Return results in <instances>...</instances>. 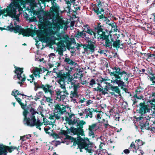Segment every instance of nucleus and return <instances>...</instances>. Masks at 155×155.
Listing matches in <instances>:
<instances>
[{"mask_svg": "<svg viewBox=\"0 0 155 155\" xmlns=\"http://www.w3.org/2000/svg\"><path fill=\"white\" fill-rule=\"evenodd\" d=\"M145 26L143 27V29H145L147 31L149 34L153 35L154 34V31L152 30V27L151 25L149 23H145Z\"/></svg>", "mask_w": 155, "mask_h": 155, "instance_id": "obj_22", "label": "nucleus"}, {"mask_svg": "<svg viewBox=\"0 0 155 155\" xmlns=\"http://www.w3.org/2000/svg\"><path fill=\"white\" fill-rule=\"evenodd\" d=\"M103 26L101 25V23H98L97 24V27L95 28L94 29L97 31V34L99 35H100L99 34L100 32H102V33L103 32H104L105 33V35L106 34V32L105 31H104L103 30ZM100 38L99 36L98 37V38Z\"/></svg>", "mask_w": 155, "mask_h": 155, "instance_id": "obj_20", "label": "nucleus"}, {"mask_svg": "<svg viewBox=\"0 0 155 155\" xmlns=\"http://www.w3.org/2000/svg\"><path fill=\"white\" fill-rule=\"evenodd\" d=\"M63 50L61 49H60L58 50V54L61 56H63Z\"/></svg>", "mask_w": 155, "mask_h": 155, "instance_id": "obj_60", "label": "nucleus"}, {"mask_svg": "<svg viewBox=\"0 0 155 155\" xmlns=\"http://www.w3.org/2000/svg\"><path fill=\"white\" fill-rule=\"evenodd\" d=\"M86 123L83 120H79L78 123H77L76 127L77 128H75L78 135H81V136L84 135V131L83 129V125L85 124Z\"/></svg>", "mask_w": 155, "mask_h": 155, "instance_id": "obj_12", "label": "nucleus"}, {"mask_svg": "<svg viewBox=\"0 0 155 155\" xmlns=\"http://www.w3.org/2000/svg\"><path fill=\"white\" fill-rule=\"evenodd\" d=\"M95 48L94 45L92 43L88 45L84 44L83 47L84 51L86 52L87 51L88 49L91 51L94 52V51Z\"/></svg>", "mask_w": 155, "mask_h": 155, "instance_id": "obj_19", "label": "nucleus"}, {"mask_svg": "<svg viewBox=\"0 0 155 155\" xmlns=\"http://www.w3.org/2000/svg\"><path fill=\"white\" fill-rule=\"evenodd\" d=\"M141 92V88L140 86L137 87V89L135 91V92L137 94H139Z\"/></svg>", "mask_w": 155, "mask_h": 155, "instance_id": "obj_53", "label": "nucleus"}, {"mask_svg": "<svg viewBox=\"0 0 155 155\" xmlns=\"http://www.w3.org/2000/svg\"><path fill=\"white\" fill-rule=\"evenodd\" d=\"M96 81L97 82V84L98 85L97 87H100L102 86L103 84H105L109 86L111 85V84L110 83L107 82V79H104L102 77H99L98 79H97Z\"/></svg>", "mask_w": 155, "mask_h": 155, "instance_id": "obj_18", "label": "nucleus"}, {"mask_svg": "<svg viewBox=\"0 0 155 155\" xmlns=\"http://www.w3.org/2000/svg\"><path fill=\"white\" fill-rule=\"evenodd\" d=\"M110 89L112 91L115 92L116 93L118 94L120 96H121V94L120 93V90L118 87L117 86H113V85L110 86Z\"/></svg>", "mask_w": 155, "mask_h": 155, "instance_id": "obj_28", "label": "nucleus"}, {"mask_svg": "<svg viewBox=\"0 0 155 155\" xmlns=\"http://www.w3.org/2000/svg\"><path fill=\"white\" fill-rule=\"evenodd\" d=\"M61 2L62 0H58ZM67 6L66 8L68 10L67 13L70 14L71 10V4L69 0H64ZM46 2H51V6L50 8L49 12H45L44 13L45 18H43V21L41 22L39 26V28L44 29L48 27L49 30L52 29L59 30L63 28L64 26L67 25L65 21L59 16L60 7L57 3L56 0H45Z\"/></svg>", "mask_w": 155, "mask_h": 155, "instance_id": "obj_1", "label": "nucleus"}, {"mask_svg": "<svg viewBox=\"0 0 155 155\" xmlns=\"http://www.w3.org/2000/svg\"><path fill=\"white\" fill-rule=\"evenodd\" d=\"M112 28L113 29V30L114 31L117 32V25H112L111 26Z\"/></svg>", "mask_w": 155, "mask_h": 155, "instance_id": "obj_55", "label": "nucleus"}, {"mask_svg": "<svg viewBox=\"0 0 155 155\" xmlns=\"http://www.w3.org/2000/svg\"><path fill=\"white\" fill-rule=\"evenodd\" d=\"M64 89V91H63V93L64 94H65V95H66V96L69 94L68 92V91L67 90H66V89H65L64 88H62Z\"/></svg>", "mask_w": 155, "mask_h": 155, "instance_id": "obj_63", "label": "nucleus"}, {"mask_svg": "<svg viewBox=\"0 0 155 155\" xmlns=\"http://www.w3.org/2000/svg\"><path fill=\"white\" fill-rule=\"evenodd\" d=\"M7 29L8 30V31L11 32L14 31L15 33H18L19 34H21L24 37H29L30 36H33L37 35L39 38V41H42L44 40V38L41 37L43 34H44L46 36L48 35V33L43 30H35L29 28L25 29L19 25H16L14 27L12 24H11V25L7 26Z\"/></svg>", "mask_w": 155, "mask_h": 155, "instance_id": "obj_3", "label": "nucleus"}, {"mask_svg": "<svg viewBox=\"0 0 155 155\" xmlns=\"http://www.w3.org/2000/svg\"><path fill=\"white\" fill-rule=\"evenodd\" d=\"M6 147L7 149V151L8 150L9 153H11L14 150H16L18 151V150L19 146H18V147H17L13 146H6Z\"/></svg>", "mask_w": 155, "mask_h": 155, "instance_id": "obj_31", "label": "nucleus"}, {"mask_svg": "<svg viewBox=\"0 0 155 155\" xmlns=\"http://www.w3.org/2000/svg\"><path fill=\"white\" fill-rule=\"evenodd\" d=\"M130 150H131L128 148L125 149L124 150L123 152L125 154H128L130 153Z\"/></svg>", "mask_w": 155, "mask_h": 155, "instance_id": "obj_56", "label": "nucleus"}, {"mask_svg": "<svg viewBox=\"0 0 155 155\" xmlns=\"http://www.w3.org/2000/svg\"><path fill=\"white\" fill-rule=\"evenodd\" d=\"M114 70L113 72L109 71V74L112 77V81L117 84H124L125 83L123 80L127 82V84L129 83L128 81V79L126 75V71L123 70L120 68L117 67H114L112 68Z\"/></svg>", "mask_w": 155, "mask_h": 155, "instance_id": "obj_4", "label": "nucleus"}, {"mask_svg": "<svg viewBox=\"0 0 155 155\" xmlns=\"http://www.w3.org/2000/svg\"><path fill=\"white\" fill-rule=\"evenodd\" d=\"M38 112V113H36L35 114V121L33 124H32V125H28V124L27 125L26 124H25L24 123H23L25 125L31 127L35 126L36 128L38 129L39 130H41V128L40 127L44 123V124L45 125L46 124L50 125V122L47 120H46L45 122L44 118L43 119V122L41 121L39 119H36V114H39V112Z\"/></svg>", "mask_w": 155, "mask_h": 155, "instance_id": "obj_10", "label": "nucleus"}, {"mask_svg": "<svg viewBox=\"0 0 155 155\" xmlns=\"http://www.w3.org/2000/svg\"><path fill=\"white\" fill-rule=\"evenodd\" d=\"M118 37H117V39L115 41L113 39V46L116 48H120L122 49L123 48V44H121V41L119 39H118Z\"/></svg>", "mask_w": 155, "mask_h": 155, "instance_id": "obj_17", "label": "nucleus"}, {"mask_svg": "<svg viewBox=\"0 0 155 155\" xmlns=\"http://www.w3.org/2000/svg\"><path fill=\"white\" fill-rule=\"evenodd\" d=\"M54 107V116L57 120H59L60 118V116L66 112V108L65 107H61L58 104L55 105Z\"/></svg>", "mask_w": 155, "mask_h": 155, "instance_id": "obj_11", "label": "nucleus"}, {"mask_svg": "<svg viewBox=\"0 0 155 155\" xmlns=\"http://www.w3.org/2000/svg\"><path fill=\"white\" fill-rule=\"evenodd\" d=\"M63 42L66 44V47L68 49H74L75 48L74 46L71 47L72 44V38H69L68 35H66L63 38Z\"/></svg>", "mask_w": 155, "mask_h": 155, "instance_id": "obj_14", "label": "nucleus"}, {"mask_svg": "<svg viewBox=\"0 0 155 155\" xmlns=\"http://www.w3.org/2000/svg\"><path fill=\"white\" fill-rule=\"evenodd\" d=\"M97 2L98 3L97 4L96 6L93 8V11L97 15H99L98 17L99 20L101 21V20L102 19L104 21L106 22V24H108L110 20L105 16L103 13H102V12L104 13V10L101 7L102 6V4H104V2L101 3L100 0L99 1H97Z\"/></svg>", "mask_w": 155, "mask_h": 155, "instance_id": "obj_7", "label": "nucleus"}, {"mask_svg": "<svg viewBox=\"0 0 155 155\" xmlns=\"http://www.w3.org/2000/svg\"><path fill=\"white\" fill-rule=\"evenodd\" d=\"M38 87L41 88L43 89L45 93H46L48 88L46 86V84L44 85V84H41L40 86Z\"/></svg>", "mask_w": 155, "mask_h": 155, "instance_id": "obj_43", "label": "nucleus"}, {"mask_svg": "<svg viewBox=\"0 0 155 155\" xmlns=\"http://www.w3.org/2000/svg\"><path fill=\"white\" fill-rule=\"evenodd\" d=\"M57 90V91H56V94L57 96H60V101L64 100L66 97V95L63 93V91H61L59 89Z\"/></svg>", "mask_w": 155, "mask_h": 155, "instance_id": "obj_23", "label": "nucleus"}, {"mask_svg": "<svg viewBox=\"0 0 155 155\" xmlns=\"http://www.w3.org/2000/svg\"><path fill=\"white\" fill-rule=\"evenodd\" d=\"M70 95V97L71 98H72L74 97L77 98H78L79 96L78 91H74V92H73L72 91H71Z\"/></svg>", "mask_w": 155, "mask_h": 155, "instance_id": "obj_39", "label": "nucleus"}, {"mask_svg": "<svg viewBox=\"0 0 155 155\" xmlns=\"http://www.w3.org/2000/svg\"><path fill=\"white\" fill-rule=\"evenodd\" d=\"M86 35H87L85 32L83 31V29L81 31H78L77 33L75 34V36L78 38H79L80 37L84 38Z\"/></svg>", "mask_w": 155, "mask_h": 155, "instance_id": "obj_30", "label": "nucleus"}, {"mask_svg": "<svg viewBox=\"0 0 155 155\" xmlns=\"http://www.w3.org/2000/svg\"><path fill=\"white\" fill-rule=\"evenodd\" d=\"M15 92H12V95L15 97L17 101L19 104L21 108L24 110L23 115L24 118L23 123L28 125L33 124L35 121V115L36 113L38 114L36 109L32 107L31 104L27 105V102L25 101V103L21 102V100L17 97V94L16 95Z\"/></svg>", "mask_w": 155, "mask_h": 155, "instance_id": "obj_2", "label": "nucleus"}, {"mask_svg": "<svg viewBox=\"0 0 155 155\" xmlns=\"http://www.w3.org/2000/svg\"><path fill=\"white\" fill-rule=\"evenodd\" d=\"M66 128L67 129L66 130V132L67 133V134H70L71 132L74 135H78V134L75 130V128L73 127H71L70 128H68V127L66 126Z\"/></svg>", "mask_w": 155, "mask_h": 155, "instance_id": "obj_26", "label": "nucleus"}, {"mask_svg": "<svg viewBox=\"0 0 155 155\" xmlns=\"http://www.w3.org/2000/svg\"><path fill=\"white\" fill-rule=\"evenodd\" d=\"M117 85L118 87H120L121 89H122L125 92L127 93L128 89L127 88L124 87H125L126 86L125 83H124V84H120Z\"/></svg>", "mask_w": 155, "mask_h": 155, "instance_id": "obj_38", "label": "nucleus"}, {"mask_svg": "<svg viewBox=\"0 0 155 155\" xmlns=\"http://www.w3.org/2000/svg\"><path fill=\"white\" fill-rule=\"evenodd\" d=\"M97 126V123H94L92 124L91 125L89 126L88 130L89 131H94L95 128Z\"/></svg>", "mask_w": 155, "mask_h": 155, "instance_id": "obj_42", "label": "nucleus"}, {"mask_svg": "<svg viewBox=\"0 0 155 155\" xmlns=\"http://www.w3.org/2000/svg\"><path fill=\"white\" fill-rule=\"evenodd\" d=\"M84 111L86 112L89 111L88 113H87L85 117L86 118H87L88 117H90L91 118L93 117L92 111H91V109L88 108V109H85Z\"/></svg>", "mask_w": 155, "mask_h": 155, "instance_id": "obj_33", "label": "nucleus"}, {"mask_svg": "<svg viewBox=\"0 0 155 155\" xmlns=\"http://www.w3.org/2000/svg\"><path fill=\"white\" fill-rule=\"evenodd\" d=\"M73 68L70 67V69L69 67L66 68L65 69L68 70L67 72L65 73H63V71H61L59 72H57V77L59 78L57 82L60 84V87L61 88H64L65 89V80L68 78V80L69 82H71L73 80L72 78L70 77V74L73 69Z\"/></svg>", "mask_w": 155, "mask_h": 155, "instance_id": "obj_5", "label": "nucleus"}, {"mask_svg": "<svg viewBox=\"0 0 155 155\" xmlns=\"http://www.w3.org/2000/svg\"><path fill=\"white\" fill-rule=\"evenodd\" d=\"M78 145V148L80 149V150L81 152H82V149H85L86 143L84 142L80 143L77 144Z\"/></svg>", "mask_w": 155, "mask_h": 155, "instance_id": "obj_35", "label": "nucleus"}, {"mask_svg": "<svg viewBox=\"0 0 155 155\" xmlns=\"http://www.w3.org/2000/svg\"><path fill=\"white\" fill-rule=\"evenodd\" d=\"M147 118L148 122H149L150 130L151 128H155V120H151V118L149 117L148 116L147 117Z\"/></svg>", "mask_w": 155, "mask_h": 155, "instance_id": "obj_29", "label": "nucleus"}, {"mask_svg": "<svg viewBox=\"0 0 155 155\" xmlns=\"http://www.w3.org/2000/svg\"><path fill=\"white\" fill-rule=\"evenodd\" d=\"M80 135H77L78 136L77 139L72 137L71 140V142H73L74 145H77V144H79L80 143V142L83 140V138H81Z\"/></svg>", "mask_w": 155, "mask_h": 155, "instance_id": "obj_24", "label": "nucleus"}, {"mask_svg": "<svg viewBox=\"0 0 155 155\" xmlns=\"http://www.w3.org/2000/svg\"><path fill=\"white\" fill-rule=\"evenodd\" d=\"M68 115H69V117H68L67 116L65 117V120L66 121L71 120V118L72 116H74V114H70L69 113H68Z\"/></svg>", "mask_w": 155, "mask_h": 155, "instance_id": "obj_45", "label": "nucleus"}, {"mask_svg": "<svg viewBox=\"0 0 155 155\" xmlns=\"http://www.w3.org/2000/svg\"><path fill=\"white\" fill-rule=\"evenodd\" d=\"M42 71V70L41 68L35 67L33 70L32 72L34 75L35 77L37 76L39 78L40 77V74Z\"/></svg>", "mask_w": 155, "mask_h": 155, "instance_id": "obj_21", "label": "nucleus"}, {"mask_svg": "<svg viewBox=\"0 0 155 155\" xmlns=\"http://www.w3.org/2000/svg\"><path fill=\"white\" fill-rule=\"evenodd\" d=\"M139 126L141 130H150V127H149V122H148L147 118L146 117H145V119L143 121L139 122Z\"/></svg>", "mask_w": 155, "mask_h": 155, "instance_id": "obj_13", "label": "nucleus"}, {"mask_svg": "<svg viewBox=\"0 0 155 155\" xmlns=\"http://www.w3.org/2000/svg\"><path fill=\"white\" fill-rule=\"evenodd\" d=\"M92 143H90L89 144H86L85 146V150L89 153H92V150L91 149V147Z\"/></svg>", "mask_w": 155, "mask_h": 155, "instance_id": "obj_34", "label": "nucleus"}, {"mask_svg": "<svg viewBox=\"0 0 155 155\" xmlns=\"http://www.w3.org/2000/svg\"><path fill=\"white\" fill-rule=\"evenodd\" d=\"M150 19H152L153 21H155V12L152 13L150 15Z\"/></svg>", "mask_w": 155, "mask_h": 155, "instance_id": "obj_49", "label": "nucleus"}, {"mask_svg": "<svg viewBox=\"0 0 155 155\" xmlns=\"http://www.w3.org/2000/svg\"><path fill=\"white\" fill-rule=\"evenodd\" d=\"M135 142L136 143V144L139 147L140 146L143 145L144 143L143 141L142 140H140V139L136 140L135 141Z\"/></svg>", "mask_w": 155, "mask_h": 155, "instance_id": "obj_40", "label": "nucleus"}, {"mask_svg": "<svg viewBox=\"0 0 155 155\" xmlns=\"http://www.w3.org/2000/svg\"><path fill=\"white\" fill-rule=\"evenodd\" d=\"M58 134L59 135H63L64 136H65L67 134V133L66 131L61 129V130L58 133Z\"/></svg>", "mask_w": 155, "mask_h": 155, "instance_id": "obj_46", "label": "nucleus"}, {"mask_svg": "<svg viewBox=\"0 0 155 155\" xmlns=\"http://www.w3.org/2000/svg\"><path fill=\"white\" fill-rule=\"evenodd\" d=\"M46 86L48 88L46 93L49 92L50 94L51 95H52L53 94L54 92L50 89V88L52 87V86L48 84H46Z\"/></svg>", "mask_w": 155, "mask_h": 155, "instance_id": "obj_41", "label": "nucleus"}, {"mask_svg": "<svg viewBox=\"0 0 155 155\" xmlns=\"http://www.w3.org/2000/svg\"><path fill=\"white\" fill-rule=\"evenodd\" d=\"M109 86L106 85L105 86V87L103 88V86L100 87H97V88H94L93 91H99L100 92H101L102 94L105 95L106 94H108L107 91H108L110 89V87L108 86ZM104 87V86H103Z\"/></svg>", "mask_w": 155, "mask_h": 155, "instance_id": "obj_15", "label": "nucleus"}, {"mask_svg": "<svg viewBox=\"0 0 155 155\" xmlns=\"http://www.w3.org/2000/svg\"><path fill=\"white\" fill-rule=\"evenodd\" d=\"M59 134L55 133H53L51 134V135L55 139H58L60 138Z\"/></svg>", "mask_w": 155, "mask_h": 155, "instance_id": "obj_48", "label": "nucleus"}, {"mask_svg": "<svg viewBox=\"0 0 155 155\" xmlns=\"http://www.w3.org/2000/svg\"><path fill=\"white\" fill-rule=\"evenodd\" d=\"M28 143L26 142H25L22 144V147L25 150H26L28 148Z\"/></svg>", "mask_w": 155, "mask_h": 155, "instance_id": "obj_52", "label": "nucleus"}, {"mask_svg": "<svg viewBox=\"0 0 155 155\" xmlns=\"http://www.w3.org/2000/svg\"><path fill=\"white\" fill-rule=\"evenodd\" d=\"M74 8L75 9V11L71 10V12H73V13H76L77 12V10H80V7L79 6L74 7Z\"/></svg>", "mask_w": 155, "mask_h": 155, "instance_id": "obj_54", "label": "nucleus"}, {"mask_svg": "<svg viewBox=\"0 0 155 155\" xmlns=\"http://www.w3.org/2000/svg\"><path fill=\"white\" fill-rule=\"evenodd\" d=\"M83 26L84 27L83 29V31L85 32L86 33H88L91 35H93V36L92 37L93 38H96V33L93 31L88 25H84Z\"/></svg>", "mask_w": 155, "mask_h": 155, "instance_id": "obj_16", "label": "nucleus"}, {"mask_svg": "<svg viewBox=\"0 0 155 155\" xmlns=\"http://www.w3.org/2000/svg\"><path fill=\"white\" fill-rule=\"evenodd\" d=\"M21 3V5H23L26 2L31 3L34 2L35 0H16Z\"/></svg>", "mask_w": 155, "mask_h": 155, "instance_id": "obj_36", "label": "nucleus"}, {"mask_svg": "<svg viewBox=\"0 0 155 155\" xmlns=\"http://www.w3.org/2000/svg\"><path fill=\"white\" fill-rule=\"evenodd\" d=\"M46 101L48 102H51V101H52V99L49 97H46Z\"/></svg>", "mask_w": 155, "mask_h": 155, "instance_id": "obj_58", "label": "nucleus"}, {"mask_svg": "<svg viewBox=\"0 0 155 155\" xmlns=\"http://www.w3.org/2000/svg\"><path fill=\"white\" fill-rule=\"evenodd\" d=\"M83 140L80 142V143L84 142L86 144H89L90 143L89 139L87 137L84 138H83Z\"/></svg>", "mask_w": 155, "mask_h": 155, "instance_id": "obj_44", "label": "nucleus"}, {"mask_svg": "<svg viewBox=\"0 0 155 155\" xmlns=\"http://www.w3.org/2000/svg\"><path fill=\"white\" fill-rule=\"evenodd\" d=\"M96 83L95 80L94 79H92L90 81L89 85L92 86L96 84Z\"/></svg>", "mask_w": 155, "mask_h": 155, "instance_id": "obj_50", "label": "nucleus"}, {"mask_svg": "<svg viewBox=\"0 0 155 155\" xmlns=\"http://www.w3.org/2000/svg\"><path fill=\"white\" fill-rule=\"evenodd\" d=\"M154 98L151 100L148 101L146 104L144 101L140 103L139 105V109L137 110V113L141 116L147 113L150 112L151 109L155 108V102H154Z\"/></svg>", "mask_w": 155, "mask_h": 155, "instance_id": "obj_6", "label": "nucleus"}, {"mask_svg": "<svg viewBox=\"0 0 155 155\" xmlns=\"http://www.w3.org/2000/svg\"><path fill=\"white\" fill-rule=\"evenodd\" d=\"M64 61L71 65H75L77 64L69 58H65Z\"/></svg>", "mask_w": 155, "mask_h": 155, "instance_id": "obj_32", "label": "nucleus"}, {"mask_svg": "<svg viewBox=\"0 0 155 155\" xmlns=\"http://www.w3.org/2000/svg\"><path fill=\"white\" fill-rule=\"evenodd\" d=\"M89 135L90 136H94V131H89Z\"/></svg>", "mask_w": 155, "mask_h": 155, "instance_id": "obj_62", "label": "nucleus"}, {"mask_svg": "<svg viewBox=\"0 0 155 155\" xmlns=\"http://www.w3.org/2000/svg\"><path fill=\"white\" fill-rule=\"evenodd\" d=\"M139 149V147L136 144H135L134 142H132L131 143L129 147V149H132L133 152L136 153H137V150Z\"/></svg>", "mask_w": 155, "mask_h": 155, "instance_id": "obj_25", "label": "nucleus"}, {"mask_svg": "<svg viewBox=\"0 0 155 155\" xmlns=\"http://www.w3.org/2000/svg\"><path fill=\"white\" fill-rule=\"evenodd\" d=\"M77 46L76 48L77 49V50H79V49H80L79 48L80 47H81V46H83V45L82 44H79L78 43L77 44Z\"/></svg>", "mask_w": 155, "mask_h": 155, "instance_id": "obj_61", "label": "nucleus"}, {"mask_svg": "<svg viewBox=\"0 0 155 155\" xmlns=\"http://www.w3.org/2000/svg\"><path fill=\"white\" fill-rule=\"evenodd\" d=\"M6 146L0 145V155H6L8 153Z\"/></svg>", "mask_w": 155, "mask_h": 155, "instance_id": "obj_27", "label": "nucleus"}, {"mask_svg": "<svg viewBox=\"0 0 155 155\" xmlns=\"http://www.w3.org/2000/svg\"><path fill=\"white\" fill-rule=\"evenodd\" d=\"M135 118L137 121H140H140H143V120H144V119H145V117H143V116H141L139 117H135Z\"/></svg>", "mask_w": 155, "mask_h": 155, "instance_id": "obj_47", "label": "nucleus"}, {"mask_svg": "<svg viewBox=\"0 0 155 155\" xmlns=\"http://www.w3.org/2000/svg\"><path fill=\"white\" fill-rule=\"evenodd\" d=\"M14 68L15 70L14 71V72L16 74L18 79L21 81L18 82V83L21 86L23 85V83L26 80V77L25 74L22 75L24 72V68L16 66H15Z\"/></svg>", "mask_w": 155, "mask_h": 155, "instance_id": "obj_8", "label": "nucleus"}, {"mask_svg": "<svg viewBox=\"0 0 155 155\" xmlns=\"http://www.w3.org/2000/svg\"><path fill=\"white\" fill-rule=\"evenodd\" d=\"M126 74H126V75H127V78L128 79V78L129 77H130V76H131V77H133V75H132V74L131 73H128L126 71Z\"/></svg>", "mask_w": 155, "mask_h": 155, "instance_id": "obj_57", "label": "nucleus"}, {"mask_svg": "<svg viewBox=\"0 0 155 155\" xmlns=\"http://www.w3.org/2000/svg\"><path fill=\"white\" fill-rule=\"evenodd\" d=\"M142 55H143V58L144 59H146L149 57H154V53L153 54H150V53H141Z\"/></svg>", "mask_w": 155, "mask_h": 155, "instance_id": "obj_37", "label": "nucleus"}, {"mask_svg": "<svg viewBox=\"0 0 155 155\" xmlns=\"http://www.w3.org/2000/svg\"><path fill=\"white\" fill-rule=\"evenodd\" d=\"M25 137H26V136H25L21 137L20 140H21L22 141H25L26 140Z\"/></svg>", "mask_w": 155, "mask_h": 155, "instance_id": "obj_64", "label": "nucleus"}, {"mask_svg": "<svg viewBox=\"0 0 155 155\" xmlns=\"http://www.w3.org/2000/svg\"><path fill=\"white\" fill-rule=\"evenodd\" d=\"M78 85L74 84L73 86L74 91H77L78 88Z\"/></svg>", "mask_w": 155, "mask_h": 155, "instance_id": "obj_59", "label": "nucleus"}, {"mask_svg": "<svg viewBox=\"0 0 155 155\" xmlns=\"http://www.w3.org/2000/svg\"><path fill=\"white\" fill-rule=\"evenodd\" d=\"M108 35H106L105 33L103 32L99 35V38L100 40L103 41H105V44L104 45L106 48H108L109 49H111L113 46V38L111 39L110 40L109 39Z\"/></svg>", "mask_w": 155, "mask_h": 155, "instance_id": "obj_9", "label": "nucleus"}, {"mask_svg": "<svg viewBox=\"0 0 155 155\" xmlns=\"http://www.w3.org/2000/svg\"><path fill=\"white\" fill-rule=\"evenodd\" d=\"M66 121L67 122L68 124L70 125H73L75 124V123H74V122H73L72 120L71 119L70 120L67 121Z\"/></svg>", "mask_w": 155, "mask_h": 155, "instance_id": "obj_51", "label": "nucleus"}]
</instances>
